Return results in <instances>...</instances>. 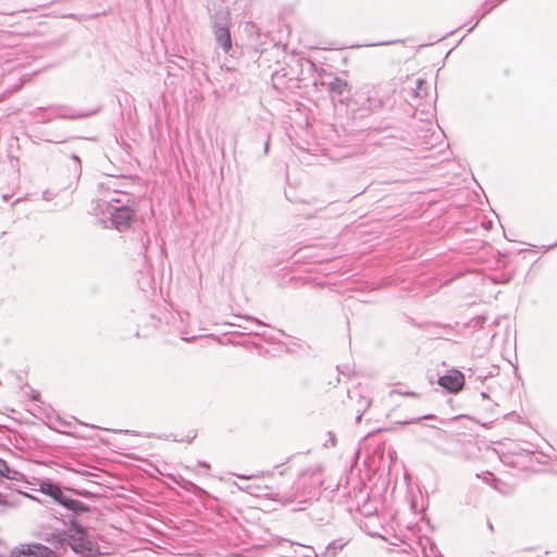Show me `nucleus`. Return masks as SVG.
Returning <instances> with one entry per match:
<instances>
[{"instance_id": "obj_1", "label": "nucleus", "mask_w": 557, "mask_h": 557, "mask_svg": "<svg viewBox=\"0 0 557 557\" xmlns=\"http://www.w3.org/2000/svg\"><path fill=\"white\" fill-rule=\"evenodd\" d=\"M511 398V384L506 380L505 385L500 380L490 382V401H493L499 410L490 408V425L497 421L499 417L507 419L516 417L513 410L509 406Z\"/></svg>"}, {"instance_id": "obj_2", "label": "nucleus", "mask_w": 557, "mask_h": 557, "mask_svg": "<svg viewBox=\"0 0 557 557\" xmlns=\"http://www.w3.org/2000/svg\"><path fill=\"white\" fill-rule=\"evenodd\" d=\"M437 383L450 393H458L465 385V376L458 370H449L446 374L438 377Z\"/></svg>"}, {"instance_id": "obj_3", "label": "nucleus", "mask_w": 557, "mask_h": 557, "mask_svg": "<svg viewBox=\"0 0 557 557\" xmlns=\"http://www.w3.org/2000/svg\"><path fill=\"white\" fill-rule=\"evenodd\" d=\"M134 209L131 207L114 208L111 213L112 223L117 230L126 228L131 225L134 218Z\"/></svg>"}, {"instance_id": "obj_4", "label": "nucleus", "mask_w": 557, "mask_h": 557, "mask_svg": "<svg viewBox=\"0 0 557 557\" xmlns=\"http://www.w3.org/2000/svg\"><path fill=\"white\" fill-rule=\"evenodd\" d=\"M17 557H55L53 550L41 544H30L22 547Z\"/></svg>"}, {"instance_id": "obj_5", "label": "nucleus", "mask_w": 557, "mask_h": 557, "mask_svg": "<svg viewBox=\"0 0 557 557\" xmlns=\"http://www.w3.org/2000/svg\"><path fill=\"white\" fill-rule=\"evenodd\" d=\"M508 451L511 455H516V456H522V455L530 456L535 453V447L533 444H531L529 442H519V443L510 442Z\"/></svg>"}, {"instance_id": "obj_6", "label": "nucleus", "mask_w": 557, "mask_h": 557, "mask_svg": "<svg viewBox=\"0 0 557 557\" xmlns=\"http://www.w3.org/2000/svg\"><path fill=\"white\" fill-rule=\"evenodd\" d=\"M495 324L496 326L503 325L504 332L503 334H500L499 332H494L491 335V342H493V344H495L498 339L500 341V343L507 342L510 336L509 319L507 317L499 318L495 321Z\"/></svg>"}, {"instance_id": "obj_7", "label": "nucleus", "mask_w": 557, "mask_h": 557, "mask_svg": "<svg viewBox=\"0 0 557 557\" xmlns=\"http://www.w3.org/2000/svg\"><path fill=\"white\" fill-rule=\"evenodd\" d=\"M490 486L493 487L502 495H511L515 492V485L508 484L500 479L496 478L492 472H490Z\"/></svg>"}, {"instance_id": "obj_8", "label": "nucleus", "mask_w": 557, "mask_h": 557, "mask_svg": "<svg viewBox=\"0 0 557 557\" xmlns=\"http://www.w3.org/2000/svg\"><path fill=\"white\" fill-rule=\"evenodd\" d=\"M218 42L222 46L224 51H228L232 47L231 35L228 28L220 27L215 30Z\"/></svg>"}, {"instance_id": "obj_9", "label": "nucleus", "mask_w": 557, "mask_h": 557, "mask_svg": "<svg viewBox=\"0 0 557 557\" xmlns=\"http://www.w3.org/2000/svg\"><path fill=\"white\" fill-rule=\"evenodd\" d=\"M329 90L337 95H344L346 92H349L350 89L346 81L336 77L330 83Z\"/></svg>"}, {"instance_id": "obj_10", "label": "nucleus", "mask_w": 557, "mask_h": 557, "mask_svg": "<svg viewBox=\"0 0 557 557\" xmlns=\"http://www.w3.org/2000/svg\"><path fill=\"white\" fill-rule=\"evenodd\" d=\"M41 491L57 500H59L63 495L61 488L53 484H42Z\"/></svg>"}, {"instance_id": "obj_11", "label": "nucleus", "mask_w": 557, "mask_h": 557, "mask_svg": "<svg viewBox=\"0 0 557 557\" xmlns=\"http://www.w3.org/2000/svg\"><path fill=\"white\" fill-rule=\"evenodd\" d=\"M502 280L497 275L490 274L488 280L493 283H500V282H508L510 281L511 276L507 274H502Z\"/></svg>"}, {"instance_id": "obj_12", "label": "nucleus", "mask_w": 557, "mask_h": 557, "mask_svg": "<svg viewBox=\"0 0 557 557\" xmlns=\"http://www.w3.org/2000/svg\"><path fill=\"white\" fill-rule=\"evenodd\" d=\"M414 83L417 85L416 96L421 97L422 95L420 94V90L422 89V86L425 82L422 78H417Z\"/></svg>"}, {"instance_id": "obj_13", "label": "nucleus", "mask_w": 557, "mask_h": 557, "mask_svg": "<svg viewBox=\"0 0 557 557\" xmlns=\"http://www.w3.org/2000/svg\"><path fill=\"white\" fill-rule=\"evenodd\" d=\"M9 471V467L8 465L0 460V479H2L3 476H7L5 472Z\"/></svg>"}, {"instance_id": "obj_14", "label": "nucleus", "mask_w": 557, "mask_h": 557, "mask_svg": "<svg viewBox=\"0 0 557 557\" xmlns=\"http://www.w3.org/2000/svg\"><path fill=\"white\" fill-rule=\"evenodd\" d=\"M499 374V367L496 364L490 366V377L498 376Z\"/></svg>"}, {"instance_id": "obj_15", "label": "nucleus", "mask_w": 557, "mask_h": 557, "mask_svg": "<svg viewBox=\"0 0 557 557\" xmlns=\"http://www.w3.org/2000/svg\"><path fill=\"white\" fill-rule=\"evenodd\" d=\"M237 476H238L239 479H246V480L253 479V478H260V475H259V474H249V475L238 474Z\"/></svg>"}, {"instance_id": "obj_16", "label": "nucleus", "mask_w": 557, "mask_h": 557, "mask_svg": "<svg viewBox=\"0 0 557 557\" xmlns=\"http://www.w3.org/2000/svg\"><path fill=\"white\" fill-rule=\"evenodd\" d=\"M504 0H488V3H490V11H492V9L494 7H496L497 4H499L500 2H503Z\"/></svg>"}, {"instance_id": "obj_17", "label": "nucleus", "mask_w": 557, "mask_h": 557, "mask_svg": "<svg viewBox=\"0 0 557 557\" xmlns=\"http://www.w3.org/2000/svg\"><path fill=\"white\" fill-rule=\"evenodd\" d=\"M73 548H74V550L82 552V553L85 550V547L83 545L79 547L78 545L73 544Z\"/></svg>"}, {"instance_id": "obj_18", "label": "nucleus", "mask_w": 557, "mask_h": 557, "mask_svg": "<svg viewBox=\"0 0 557 557\" xmlns=\"http://www.w3.org/2000/svg\"><path fill=\"white\" fill-rule=\"evenodd\" d=\"M555 247H557V242L552 244V245H549V246H547L545 251H548L549 249L555 248Z\"/></svg>"}, {"instance_id": "obj_19", "label": "nucleus", "mask_w": 557, "mask_h": 557, "mask_svg": "<svg viewBox=\"0 0 557 557\" xmlns=\"http://www.w3.org/2000/svg\"><path fill=\"white\" fill-rule=\"evenodd\" d=\"M492 450H493V453L495 454V456H496L498 459H500L498 451H497L495 448H493Z\"/></svg>"}, {"instance_id": "obj_20", "label": "nucleus", "mask_w": 557, "mask_h": 557, "mask_svg": "<svg viewBox=\"0 0 557 557\" xmlns=\"http://www.w3.org/2000/svg\"><path fill=\"white\" fill-rule=\"evenodd\" d=\"M488 528H490V531H493V525L491 523L488 524Z\"/></svg>"}]
</instances>
